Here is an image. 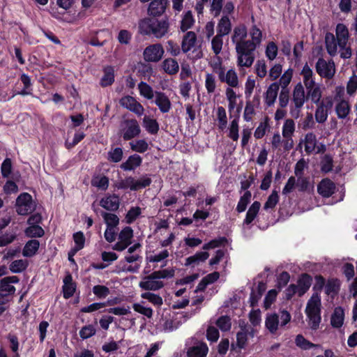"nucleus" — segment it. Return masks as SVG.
I'll list each match as a JSON object with an SVG mask.
<instances>
[{"label": "nucleus", "mask_w": 357, "mask_h": 357, "mask_svg": "<svg viewBox=\"0 0 357 357\" xmlns=\"http://www.w3.org/2000/svg\"><path fill=\"white\" fill-rule=\"evenodd\" d=\"M326 50L331 56L340 54L342 59H349L352 55L350 34L347 26L338 23L335 27V35L327 32L324 38Z\"/></svg>", "instance_id": "obj_1"}, {"label": "nucleus", "mask_w": 357, "mask_h": 357, "mask_svg": "<svg viewBox=\"0 0 357 357\" xmlns=\"http://www.w3.org/2000/svg\"><path fill=\"white\" fill-rule=\"evenodd\" d=\"M245 36H248V29L244 24L234 27L231 40L235 46L236 65L240 70L251 67L255 59L257 47L244 43Z\"/></svg>", "instance_id": "obj_2"}, {"label": "nucleus", "mask_w": 357, "mask_h": 357, "mask_svg": "<svg viewBox=\"0 0 357 357\" xmlns=\"http://www.w3.org/2000/svg\"><path fill=\"white\" fill-rule=\"evenodd\" d=\"M139 29L142 34L161 38L169 33V23L167 19L145 18L140 21Z\"/></svg>", "instance_id": "obj_3"}, {"label": "nucleus", "mask_w": 357, "mask_h": 357, "mask_svg": "<svg viewBox=\"0 0 357 357\" xmlns=\"http://www.w3.org/2000/svg\"><path fill=\"white\" fill-rule=\"evenodd\" d=\"M174 268L153 271L150 275L145 276L139 283V287L146 291H158L164 287L165 283L162 279L172 278L174 276Z\"/></svg>", "instance_id": "obj_4"}, {"label": "nucleus", "mask_w": 357, "mask_h": 357, "mask_svg": "<svg viewBox=\"0 0 357 357\" xmlns=\"http://www.w3.org/2000/svg\"><path fill=\"white\" fill-rule=\"evenodd\" d=\"M321 298L318 294H315L312 296L307 303L305 312L309 319V325L313 330L319 328L321 321Z\"/></svg>", "instance_id": "obj_5"}, {"label": "nucleus", "mask_w": 357, "mask_h": 357, "mask_svg": "<svg viewBox=\"0 0 357 357\" xmlns=\"http://www.w3.org/2000/svg\"><path fill=\"white\" fill-rule=\"evenodd\" d=\"M307 100L303 85L299 82L294 86L292 92L291 103L290 105V114L294 119L300 116L301 109Z\"/></svg>", "instance_id": "obj_6"}, {"label": "nucleus", "mask_w": 357, "mask_h": 357, "mask_svg": "<svg viewBox=\"0 0 357 357\" xmlns=\"http://www.w3.org/2000/svg\"><path fill=\"white\" fill-rule=\"evenodd\" d=\"M151 183L150 178L144 176L135 179L132 176H128L121 179L115 183V187L119 190H127L135 191L149 186Z\"/></svg>", "instance_id": "obj_7"}, {"label": "nucleus", "mask_w": 357, "mask_h": 357, "mask_svg": "<svg viewBox=\"0 0 357 357\" xmlns=\"http://www.w3.org/2000/svg\"><path fill=\"white\" fill-rule=\"evenodd\" d=\"M185 349L188 357H206L208 352V347L205 342L193 337L186 340Z\"/></svg>", "instance_id": "obj_8"}, {"label": "nucleus", "mask_w": 357, "mask_h": 357, "mask_svg": "<svg viewBox=\"0 0 357 357\" xmlns=\"http://www.w3.org/2000/svg\"><path fill=\"white\" fill-rule=\"evenodd\" d=\"M317 73L322 78L331 79L336 72L335 65L332 59L326 61L323 57L318 59L315 64Z\"/></svg>", "instance_id": "obj_9"}, {"label": "nucleus", "mask_w": 357, "mask_h": 357, "mask_svg": "<svg viewBox=\"0 0 357 357\" xmlns=\"http://www.w3.org/2000/svg\"><path fill=\"white\" fill-rule=\"evenodd\" d=\"M165 54V50L160 43L147 46L143 52L144 60L146 62L157 63L160 61Z\"/></svg>", "instance_id": "obj_10"}, {"label": "nucleus", "mask_w": 357, "mask_h": 357, "mask_svg": "<svg viewBox=\"0 0 357 357\" xmlns=\"http://www.w3.org/2000/svg\"><path fill=\"white\" fill-rule=\"evenodd\" d=\"M121 132L124 140H130L138 136L141 129L136 119H126L121 123Z\"/></svg>", "instance_id": "obj_11"}, {"label": "nucleus", "mask_w": 357, "mask_h": 357, "mask_svg": "<svg viewBox=\"0 0 357 357\" xmlns=\"http://www.w3.org/2000/svg\"><path fill=\"white\" fill-rule=\"evenodd\" d=\"M142 257L138 254H128L124 257V261H121L122 271L129 273H137L141 266Z\"/></svg>", "instance_id": "obj_12"}, {"label": "nucleus", "mask_w": 357, "mask_h": 357, "mask_svg": "<svg viewBox=\"0 0 357 357\" xmlns=\"http://www.w3.org/2000/svg\"><path fill=\"white\" fill-rule=\"evenodd\" d=\"M133 231L131 227H126L118 236V241L113 245L112 249L116 251H123L132 243Z\"/></svg>", "instance_id": "obj_13"}, {"label": "nucleus", "mask_w": 357, "mask_h": 357, "mask_svg": "<svg viewBox=\"0 0 357 357\" xmlns=\"http://www.w3.org/2000/svg\"><path fill=\"white\" fill-rule=\"evenodd\" d=\"M17 212L19 215H25L33 211L32 197L28 193L21 194L16 200Z\"/></svg>", "instance_id": "obj_14"}, {"label": "nucleus", "mask_w": 357, "mask_h": 357, "mask_svg": "<svg viewBox=\"0 0 357 357\" xmlns=\"http://www.w3.org/2000/svg\"><path fill=\"white\" fill-rule=\"evenodd\" d=\"M120 105L138 116H142L144 112V108L140 102L130 96H126L119 100Z\"/></svg>", "instance_id": "obj_15"}, {"label": "nucleus", "mask_w": 357, "mask_h": 357, "mask_svg": "<svg viewBox=\"0 0 357 357\" xmlns=\"http://www.w3.org/2000/svg\"><path fill=\"white\" fill-rule=\"evenodd\" d=\"M251 20L252 22V24L249 29L248 34H249L250 37V40H247V36H245L243 39L244 43L252 45L255 47H258L261 41H262V31L255 24V17L254 16L251 17Z\"/></svg>", "instance_id": "obj_16"}, {"label": "nucleus", "mask_w": 357, "mask_h": 357, "mask_svg": "<svg viewBox=\"0 0 357 357\" xmlns=\"http://www.w3.org/2000/svg\"><path fill=\"white\" fill-rule=\"evenodd\" d=\"M295 132V123L291 119H287L284 122L282 128V137L284 138L285 146L288 148H293L294 142L293 140V135Z\"/></svg>", "instance_id": "obj_17"}, {"label": "nucleus", "mask_w": 357, "mask_h": 357, "mask_svg": "<svg viewBox=\"0 0 357 357\" xmlns=\"http://www.w3.org/2000/svg\"><path fill=\"white\" fill-rule=\"evenodd\" d=\"M18 282L19 279L17 276H8L1 280L0 284V303H1V298L15 293V288L13 284Z\"/></svg>", "instance_id": "obj_18"}, {"label": "nucleus", "mask_w": 357, "mask_h": 357, "mask_svg": "<svg viewBox=\"0 0 357 357\" xmlns=\"http://www.w3.org/2000/svg\"><path fill=\"white\" fill-rule=\"evenodd\" d=\"M162 113H168L172 109V102L169 97L162 91H155V95L152 100Z\"/></svg>", "instance_id": "obj_19"}, {"label": "nucleus", "mask_w": 357, "mask_h": 357, "mask_svg": "<svg viewBox=\"0 0 357 357\" xmlns=\"http://www.w3.org/2000/svg\"><path fill=\"white\" fill-rule=\"evenodd\" d=\"M306 96L312 103L318 105L321 103L322 98L321 86L319 84L315 83L310 86H305Z\"/></svg>", "instance_id": "obj_20"}, {"label": "nucleus", "mask_w": 357, "mask_h": 357, "mask_svg": "<svg viewBox=\"0 0 357 357\" xmlns=\"http://www.w3.org/2000/svg\"><path fill=\"white\" fill-rule=\"evenodd\" d=\"M120 204L119 197L115 194L107 195L100 201V205L107 211H116Z\"/></svg>", "instance_id": "obj_21"}, {"label": "nucleus", "mask_w": 357, "mask_h": 357, "mask_svg": "<svg viewBox=\"0 0 357 357\" xmlns=\"http://www.w3.org/2000/svg\"><path fill=\"white\" fill-rule=\"evenodd\" d=\"M279 84L278 82H273L268 87L264 95V102L268 107L273 106L278 95Z\"/></svg>", "instance_id": "obj_22"}, {"label": "nucleus", "mask_w": 357, "mask_h": 357, "mask_svg": "<svg viewBox=\"0 0 357 357\" xmlns=\"http://www.w3.org/2000/svg\"><path fill=\"white\" fill-rule=\"evenodd\" d=\"M208 257L209 253L208 252H197L194 255L185 259V266L195 268L206 261Z\"/></svg>", "instance_id": "obj_23"}, {"label": "nucleus", "mask_w": 357, "mask_h": 357, "mask_svg": "<svg viewBox=\"0 0 357 357\" xmlns=\"http://www.w3.org/2000/svg\"><path fill=\"white\" fill-rule=\"evenodd\" d=\"M335 189L333 181L328 178L323 179L317 186L318 192L324 197H331Z\"/></svg>", "instance_id": "obj_24"}, {"label": "nucleus", "mask_w": 357, "mask_h": 357, "mask_svg": "<svg viewBox=\"0 0 357 357\" xmlns=\"http://www.w3.org/2000/svg\"><path fill=\"white\" fill-rule=\"evenodd\" d=\"M197 43V35L194 31H188L183 38L181 49L184 53H187L195 47Z\"/></svg>", "instance_id": "obj_25"}, {"label": "nucleus", "mask_w": 357, "mask_h": 357, "mask_svg": "<svg viewBox=\"0 0 357 357\" xmlns=\"http://www.w3.org/2000/svg\"><path fill=\"white\" fill-rule=\"evenodd\" d=\"M218 78L222 82L227 83L230 87H237L238 86V75L234 69H229L226 73L224 71Z\"/></svg>", "instance_id": "obj_26"}, {"label": "nucleus", "mask_w": 357, "mask_h": 357, "mask_svg": "<svg viewBox=\"0 0 357 357\" xmlns=\"http://www.w3.org/2000/svg\"><path fill=\"white\" fill-rule=\"evenodd\" d=\"M167 0H153L149 7V13L153 16L161 15L166 9Z\"/></svg>", "instance_id": "obj_27"}, {"label": "nucleus", "mask_w": 357, "mask_h": 357, "mask_svg": "<svg viewBox=\"0 0 357 357\" xmlns=\"http://www.w3.org/2000/svg\"><path fill=\"white\" fill-rule=\"evenodd\" d=\"M76 284L73 281L70 274L67 275L63 279V297L66 299L72 297L75 291Z\"/></svg>", "instance_id": "obj_28"}, {"label": "nucleus", "mask_w": 357, "mask_h": 357, "mask_svg": "<svg viewBox=\"0 0 357 357\" xmlns=\"http://www.w3.org/2000/svg\"><path fill=\"white\" fill-rule=\"evenodd\" d=\"M301 75L303 77V86L305 87L316 83L314 73L312 69L307 63L303 67Z\"/></svg>", "instance_id": "obj_29"}, {"label": "nucleus", "mask_w": 357, "mask_h": 357, "mask_svg": "<svg viewBox=\"0 0 357 357\" xmlns=\"http://www.w3.org/2000/svg\"><path fill=\"white\" fill-rule=\"evenodd\" d=\"M162 70L168 75H175L178 72V62L172 58L165 59L161 63Z\"/></svg>", "instance_id": "obj_30"}, {"label": "nucleus", "mask_w": 357, "mask_h": 357, "mask_svg": "<svg viewBox=\"0 0 357 357\" xmlns=\"http://www.w3.org/2000/svg\"><path fill=\"white\" fill-rule=\"evenodd\" d=\"M231 30V23L227 16H223L217 25V34L224 36L228 35Z\"/></svg>", "instance_id": "obj_31"}, {"label": "nucleus", "mask_w": 357, "mask_h": 357, "mask_svg": "<svg viewBox=\"0 0 357 357\" xmlns=\"http://www.w3.org/2000/svg\"><path fill=\"white\" fill-rule=\"evenodd\" d=\"M335 109L337 117L340 119H344L349 114L351 107L347 100H340L337 102Z\"/></svg>", "instance_id": "obj_32"}, {"label": "nucleus", "mask_w": 357, "mask_h": 357, "mask_svg": "<svg viewBox=\"0 0 357 357\" xmlns=\"http://www.w3.org/2000/svg\"><path fill=\"white\" fill-rule=\"evenodd\" d=\"M344 319V310L340 307H336L331 316V324L334 328H340Z\"/></svg>", "instance_id": "obj_33"}, {"label": "nucleus", "mask_w": 357, "mask_h": 357, "mask_svg": "<svg viewBox=\"0 0 357 357\" xmlns=\"http://www.w3.org/2000/svg\"><path fill=\"white\" fill-rule=\"evenodd\" d=\"M284 138H282L280 134L277 132H275L271 139V148L273 151H281L282 148L284 151H289L292 148H287L284 144Z\"/></svg>", "instance_id": "obj_34"}, {"label": "nucleus", "mask_w": 357, "mask_h": 357, "mask_svg": "<svg viewBox=\"0 0 357 357\" xmlns=\"http://www.w3.org/2000/svg\"><path fill=\"white\" fill-rule=\"evenodd\" d=\"M142 163V158L138 155H130L128 160L121 164V167L125 171H130L139 167Z\"/></svg>", "instance_id": "obj_35"}, {"label": "nucleus", "mask_w": 357, "mask_h": 357, "mask_svg": "<svg viewBox=\"0 0 357 357\" xmlns=\"http://www.w3.org/2000/svg\"><path fill=\"white\" fill-rule=\"evenodd\" d=\"M312 278L307 274H303L298 281V296H302L310 287Z\"/></svg>", "instance_id": "obj_36"}, {"label": "nucleus", "mask_w": 357, "mask_h": 357, "mask_svg": "<svg viewBox=\"0 0 357 357\" xmlns=\"http://www.w3.org/2000/svg\"><path fill=\"white\" fill-rule=\"evenodd\" d=\"M40 246L38 240H30L24 245L22 255L26 257H31L36 255Z\"/></svg>", "instance_id": "obj_37"}, {"label": "nucleus", "mask_w": 357, "mask_h": 357, "mask_svg": "<svg viewBox=\"0 0 357 357\" xmlns=\"http://www.w3.org/2000/svg\"><path fill=\"white\" fill-rule=\"evenodd\" d=\"M138 89L141 96L144 97L147 100H152L154 98L155 91H153V88L144 82H141L138 84Z\"/></svg>", "instance_id": "obj_38"}, {"label": "nucleus", "mask_w": 357, "mask_h": 357, "mask_svg": "<svg viewBox=\"0 0 357 357\" xmlns=\"http://www.w3.org/2000/svg\"><path fill=\"white\" fill-rule=\"evenodd\" d=\"M318 107L315 111L314 116L316 121L319 123H324L328 116V112L327 106L324 103L321 102L317 105Z\"/></svg>", "instance_id": "obj_39"}, {"label": "nucleus", "mask_w": 357, "mask_h": 357, "mask_svg": "<svg viewBox=\"0 0 357 357\" xmlns=\"http://www.w3.org/2000/svg\"><path fill=\"white\" fill-rule=\"evenodd\" d=\"M317 145V138L313 132H308L305 135L304 139L305 151L310 154L312 153Z\"/></svg>", "instance_id": "obj_40"}, {"label": "nucleus", "mask_w": 357, "mask_h": 357, "mask_svg": "<svg viewBox=\"0 0 357 357\" xmlns=\"http://www.w3.org/2000/svg\"><path fill=\"white\" fill-rule=\"evenodd\" d=\"M265 325L271 333H275L279 326V316L276 314H268L266 318Z\"/></svg>", "instance_id": "obj_41"}, {"label": "nucleus", "mask_w": 357, "mask_h": 357, "mask_svg": "<svg viewBox=\"0 0 357 357\" xmlns=\"http://www.w3.org/2000/svg\"><path fill=\"white\" fill-rule=\"evenodd\" d=\"M143 126L146 131L152 135L156 134L159 130V124L157 121L147 116L143 119Z\"/></svg>", "instance_id": "obj_42"}, {"label": "nucleus", "mask_w": 357, "mask_h": 357, "mask_svg": "<svg viewBox=\"0 0 357 357\" xmlns=\"http://www.w3.org/2000/svg\"><path fill=\"white\" fill-rule=\"evenodd\" d=\"M133 310L145 316L146 317L151 319L153 317V311L150 307L145 305V301H142L139 303H135L132 305Z\"/></svg>", "instance_id": "obj_43"}, {"label": "nucleus", "mask_w": 357, "mask_h": 357, "mask_svg": "<svg viewBox=\"0 0 357 357\" xmlns=\"http://www.w3.org/2000/svg\"><path fill=\"white\" fill-rule=\"evenodd\" d=\"M260 206L261 204L257 201L252 203L247 212L244 220L245 224L249 225L254 220L259 211Z\"/></svg>", "instance_id": "obj_44"}, {"label": "nucleus", "mask_w": 357, "mask_h": 357, "mask_svg": "<svg viewBox=\"0 0 357 357\" xmlns=\"http://www.w3.org/2000/svg\"><path fill=\"white\" fill-rule=\"evenodd\" d=\"M114 81V70L112 67L108 66L104 69V75L101 79V85L107 86L111 85Z\"/></svg>", "instance_id": "obj_45"}, {"label": "nucleus", "mask_w": 357, "mask_h": 357, "mask_svg": "<svg viewBox=\"0 0 357 357\" xmlns=\"http://www.w3.org/2000/svg\"><path fill=\"white\" fill-rule=\"evenodd\" d=\"M102 217L107 225V227L116 228L119 223V218L114 213L102 212Z\"/></svg>", "instance_id": "obj_46"}, {"label": "nucleus", "mask_w": 357, "mask_h": 357, "mask_svg": "<svg viewBox=\"0 0 357 357\" xmlns=\"http://www.w3.org/2000/svg\"><path fill=\"white\" fill-rule=\"evenodd\" d=\"M217 120L218 121V128L223 130L227 125V118L225 109L220 106L217 108L216 112Z\"/></svg>", "instance_id": "obj_47"}, {"label": "nucleus", "mask_w": 357, "mask_h": 357, "mask_svg": "<svg viewBox=\"0 0 357 357\" xmlns=\"http://www.w3.org/2000/svg\"><path fill=\"white\" fill-rule=\"evenodd\" d=\"M141 297L144 299H146L153 305L157 307H160L163 304L162 298L158 294L148 291L142 293L141 294Z\"/></svg>", "instance_id": "obj_48"}, {"label": "nucleus", "mask_w": 357, "mask_h": 357, "mask_svg": "<svg viewBox=\"0 0 357 357\" xmlns=\"http://www.w3.org/2000/svg\"><path fill=\"white\" fill-rule=\"evenodd\" d=\"M28 264V261L25 259H17L10 264L9 268L12 273H22L27 268Z\"/></svg>", "instance_id": "obj_49"}, {"label": "nucleus", "mask_w": 357, "mask_h": 357, "mask_svg": "<svg viewBox=\"0 0 357 357\" xmlns=\"http://www.w3.org/2000/svg\"><path fill=\"white\" fill-rule=\"evenodd\" d=\"M229 137L234 141L238 139V117L234 119L229 126Z\"/></svg>", "instance_id": "obj_50"}, {"label": "nucleus", "mask_w": 357, "mask_h": 357, "mask_svg": "<svg viewBox=\"0 0 357 357\" xmlns=\"http://www.w3.org/2000/svg\"><path fill=\"white\" fill-rule=\"evenodd\" d=\"M195 20L191 11L186 12L181 20V29L182 31H185L190 29L194 24Z\"/></svg>", "instance_id": "obj_51"}, {"label": "nucleus", "mask_w": 357, "mask_h": 357, "mask_svg": "<svg viewBox=\"0 0 357 357\" xmlns=\"http://www.w3.org/2000/svg\"><path fill=\"white\" fill-rule=\"evenodd\" d=\"M43 229L39 225H30L25 229V234L28 237H41L44 235Z\"/></svg>", "instance_id": "obj_52"}, {"label": "nucleus", "mask_w": 357, "mask_h": 357, "mask_svg": "<svg viewBox=\"0 0 357 357\" xmlns=\"http://www.w3.org/2000/svg\"><path fill=\"white\" fill-rule=\"evenodd\" d=\"M293 76V70L289 68L282 75L280 78L278 84L281 86L282 89H288L287 86L290 84Z\"/></svg>", "instance_id": "obj_53"}, {"label": "nucleus", "mask_w": 357, "mask_h": 357, "mask_svg": "<svg viewBox=\"0 0 357 357\" xmlns=\"http://www.w3.org/2000/svg\"><path fill=\"white\" fill-rule=\"evenodd\" d=\"M223 36L216 35L211 40V49L213 53L218 56L222 51L223 46Z\"/></svg>", "instance_id": "obj_54"}, {"label": "nucleus", "mask_w": 357, "mask_h": 357, "mask_svg": "<svg viewBox=\"0 0 357 357\" xmlns=\"http://www.w3.org/2000/svg\"><path fill=\"white\" fill-rule=\"evenodd\" d=\"M169 256V252L167 250H162L158 252L150 255L147 259L149 262L158 263L164 261Z\"/></svg>", "instance_id": "obj_55"}, {"label": "nucleus", "mask_w": 357, "mask_h": 357, "mask_svg": "<svg viewBox=\"0 0 357 357\" xmlns=\"http://www.w3.org/2000/svg\"><path fill=\"white\" fill-rule=\"evenodd\" d=\"M295 342L296 346L305 350L319 347V345L314 344L310 342V341L307 340L302 335H298L296 336Z\"/></svg>", "instance_id": "obj_56"}, {"label": "nucleus", "mask_w": 357, "mask_h": 357, "mask_svg": "<svg viewBox=\"0 0 357 357\" xmlns=\"http://www.w3.org/2000/svg\"><path fill=\"white\" fill-rule=\"evenodd\" d=\"M205 87L208 93H213L216 89L215 77L211 73H206L205 79Z\"/></svg>", "instance_id": "obj_57"}, {"label": "nucleus", "mask_w": 357, "mask_h": 357, "mask_svg": "<svg viewBox=\"0 0 357 357\" xmlns=\"http://www.w3.org/2000/svg\"><path fill=\"white\" fill-rule=\"evenodd\" d=\"M255 73L259 78L262 79L267 75V66L263 59L258 60L255 65Z\"/></svg>", "instance_id": "obj_58"}, {"label": "nucleus", "mask_w": 357, "mask_h": 357, "mask_svg": "<svg viewBox=\"0 0 357 357\" xmlns=\"http://www.w3.org/2000/svg\"><path fill=\"white\" fill-rule=\"evenodd\" d=\"M250 198L251 192L250 191H246L240 198V200L237 204L236 211L238 213H242L246 209L247 205L250 201Z\"/></svg>", "instance_id": "obj_59"}, {"label": "nucleus", "mask_w": 357, "mask_h": 357, "mask_svg": "<svg viewBox=\"0 0 357 357\" xmlns=\"http://www.w3.org/2000/svg\"><path fill=\"white\" fill-rule=\"evenodd\" d=\"M142 209L139 206L131 207L126 215L127 223H132L141 214Z\"/></svg>", "instance_id": "obj_60"}, {"label": "nucleus", "mask_w": 357, "mask_h": 357, "mask_svg": "<svg viewBox=\"0 0 357 357\" xmlns=\"http://www.w3.org/2000/svg\"><path fill=\"white\" fill-rule=\"evenodd\" d=\"M91 183L93 186L103 190H107L109 186V179L105 176L95 177L93 178Z\"/></svg>", "instance_id": "obj_61"}, {"label": "nucleus", "mask_w": 357, "mask_h": 357, "mask_svg": "<svg viewBox=\"0 0 357 357\" xmlns=\"http://www.w3.org/2000/svg\"><path fill=\"white\" fill-rule=\"evenodd\" d=\"M93 293L98 298H105L109 294L110 291L109 288L105 285H95L93 287Z\"/></svg>", "instance_id": "obj_62"}, {"label": "nucleus", "mask_w": 357, "mask_h": 357, "mask_svg": "<svg viewBox=\"0 0 357 357\" xmlns=\"http://www.w3.org/2000/svg\"><path fill=\"white\" fill-rule=\"evenodd\" d=\"M266 56L270 60H274L278 55V46L274 42H269L265 51Z\"/></svg>", "instance_id": "obj_63"}, {"label": "nucleus", "mask_w": 357, "mask_h": 357, "mask_svg": "<svg viewBox=\"0 0 357 357\" xmlns=\"http://www.w3.org/2000/svg\"><path fill=\"white\" fill-rule=\"evenodd\" d=\"M216 325L222 331H229L231 326V319L227 316H222L216 321Z\"/></svg>", "instance_id": "obj_64"}]
</instances>
